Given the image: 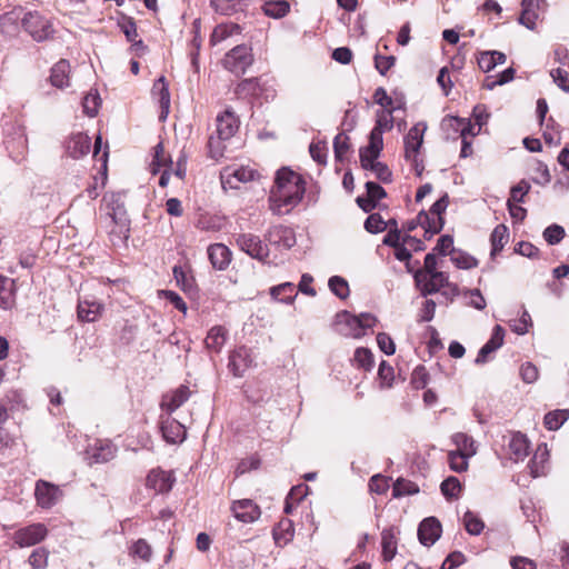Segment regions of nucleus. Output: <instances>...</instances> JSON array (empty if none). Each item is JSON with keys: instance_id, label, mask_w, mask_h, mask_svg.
<instances>
[{"instance_id": "64", "label": "nucleus", "mask_w": 569, "mask_h": 569, "mask_svg": "<svg viewBox=\"0 0 569 569\" xmlns=\"http://www.w3.org/2000/svg\"><path fill=\"white\" fill-rule=\"evenodd\" d=\"M553 82L565 92H569V74L566 70L557 68L550 72Z\"/></svg>"}, {"instance_id": "51", "label": "nucleus", "mask_w": 569, "mask_h": 569, "mask_svg": "<svg viewBox=\"0 0 569 569\" xmlns=\"http://www.w3.org/2000/svg\"><path fill=\"white\" fill-rule=\"evenodd\" d=\"M542 236L548 244L555 246L562 241L566 236V231L560 224L552 223L543 230Z\"/></svg>"}, {"instance_id": "2", "label": "nucleus", "mask_w": 569, "mask_h": 569, "mask_svg": "<svg viewBox=\"0 0 569 569\" xmlns=\"http://www.w3.org/2000/svg\"><path fill=\"white\" fill-rule=\"evenodd\" d=\"M377 322V318L371 313H360L353 316L348 311H342L336 316V331L345 337L360 338L366 335Z\"/></svg>"}, {"instance_id": "62", "label": "nucleus", "mask_w": 569, "mask_h": 569, "mask_svg": "<svg viewBox=\"0 0 569 569\" xmlns=\"http://www.w3.org/2000/svg\"><path fill=\"white\" fill-rule=\"evenodd\" d=\"M369 489L377 495H383L389 489V479L381 475H375L369 480Z\"/></svg>"}, {"instance_id": "18", "label": "nucleus", "mask_w": 569, "mask_h": 569, "mask_svg": "<svg viewBox=\"0 0 569 569\" xmlns=\"http://www.w3.org/2000/svg\"><path fill=\"white\" fill-rule=\"evenodd\" d=\"M545 6V0H522L521 14L518 19L519 23L529 30L536 29V21L539 17V11Z\"/></svg>"}, {"instance_id": "15", "label": "nucleus", "mask_w": 569, "mask_h": 569, "mask_svg": "<svg viewBox=\"0 0 569 569\" xmlns=\"http://www.w3.org/2000/svg\"><path fill=\"white\" fill-rule=\"evenodd\" d=\"M427 129L426 123L415 124L405 137V156L409 160H415L422 144L423 134Z\"/></svg>"}, {"instance_id": "33", "label": "nucleus", "mask_w": 569, "mask_h": 569, "mask_svg": "<svg viewBox=\"0 0 569 569\" xmlns=\"http://www.w3.org/2000/svg\"><path fill=\"white\" fill-rule=\"evenodd\" d=\"M548 458L549 452L546 445L539 446L528 465L530 473L533 478L540 477L545 473V466L548 461Z\"/></svg>"}, {"instance_id": "50", "label": "nucleus", "mask_w": 569, "mask_h": 569, "mask_svg": "<svg viewBox=\"0 0 569 569\" xmlns=\"http://www.w3.org/2000/svg\"><path fill=\"white\" fill-rule=\"evenodd\" d=\"M450 260L459 269H472L478 266V260L460 250L452 252Z\"/></svg>"}, {"instance_id": "55", "label": "nucleus", "mask_w": 569, "mask_h": 569, "mask_svg": "<svg viewBox=\"0 0 569 569\" xmlns=\"http://www.w3.org/2000/svg\"><path fill=\"white\" fill-rule=\"evenodd\" d=\"M419 491L418 486L409 480L398 479L392 488V496L395 498L417 493Z\"/></svg>"}, {"instance_id": "11", "label": "nucleus", "mask_w": 569, "mask_h": 569, "mask_svg": "<svg viewBox=\"0 0 569 569\" xmlns=\"http://www.w3.org/2000/svg\"><path fill=\"white\" fill-rule=\"evenodd\" d=\"M160 430L166 442L176 445L186 439L187 432L184 426L178 420L171 418V415L160 417Z\"/></svg>"}, {"instance_id": "45", "label": "nucleus", "mask_w": 569, "mask_h": 569, "mask_svg": "<svg viewBox=\"0 0 569 569\" xmlns=\"http://www.w3.org/2000/svg\"><path fill=\"white\" fill-rule=\"evenodd\" d=\"M173 278L177 286L184 292L191 293L194 289V279L181 266L173 267Z\"/></svg>"}, {"instance_id": "1", "label": "nucleus", "mask_w": 569, "mask_h": 569, "mask_svg": "<svg viewBox=\"0 0 569 569\" xmlns=\"http://www.w3.org/2000/svg\"><path fill=\"white\" fill-rule=\"evenodd\" d=\"M306 192V182L302 177L288 169L277 171L274 184L269 196V209L278 216L287 214L296 208Z\"/></svg>"}, {"instance_id": "38", "label": "nucleus", "mask_w": 569, "mask_h": 569, "mask_svg": "<svg viewBox=\"0 0 569 569\" xmlns=\"http://www.w3.org/2000/svg\"><path fill=\"white\" fill-rule=\"evenodd\" d=\"M277 545H287L293 538V526L291 520L281 519L272 531Z\"/></svg>"}, {"instance_id": "41", "label": "nucleus", "mask_w": 569, "mask_h": 569, "mask_svg": "<svg viewBox=\"0 0 569 569\" xmlns=\"http://www.w3.org/2000/svg\"><path fill=\"white\" fill-rule=\"evenodd\" d=\"M452 441L457 447V452H460L467 457H472L477 452V448L473 439L463 432H457L452 436Z\"/></svg>"}, {"instance_id": "27", "label": "nucleus", "mask_w": 569, "mask_h": 569, "mask_svg": "<svg viewBox=\"0 0 569 569\" xmlns=\"http://www.w3.org/2000/svg\"><path fill=\"white\" fill-rule=\"evenodd\" d=\"M50 83L58 88L63 89L70 84V63L66 59L59 60L50 72Z\"/></svg>"}, {"instance_id": "23", "label": "nucleus", "mask_w": 569, "mask_h": 569, "mask_svg": "<svg viewBox=\"0 0 569 569\" xmlns=\"http://www.w3.org/2000/svg\"><path fill=\"white\" fill-rule=\"evenodd\" d=\"M251 365L252 358L246 347L236 349L229 357L228 367L236 377H241Z\"/></svg>"}, {"instance_id": "39", "label": "nucleus", "mask_w": 569, "mask_h": 569, "mask_svg": "<svg viewBox=\"0 0 569 569\" xmlns=\"http://www.w3.org/2000/svg\"><path fill=\"white\" fill-rule=\"evenodd\" d=\"M153 91L159 94V102L161 107V119H164L170 108V93L164 77H160L153 84Z\"/></svg>"}, {"instance_id": "52", "label": "nucleus", "mask_w": 569, "mask_h": 569, "mask_svg": "<svg viewBox=\"0 0 569 569\" xmlns=\"http://www.w3.org/2000/svg\"><path fill=\"white\" fill-rule=\"evenodd\" d=\"M437 258L433 253H427L425 257V266L423 270H419L415 274V280L417 286H421L422 281L427 279L429 273L438 272L437 271Z\"/></svg>"}, {"instance_id": "34", "label": "nucleus", "mask_w": 569, "mask_h": 569, "mask_svg": "<svg viewBox=\"0 0 569 569\" xmlns=\"http://www.w3.org/2000/svg\"><path fill=\"white\" fill-rule=\"evenodd\" d=\"M226 336L227 331L223 327H212L204 339L207 349L212 352H220L226 342Z\"/></svg>"}, {"instance_id": "59", "label": "nucleus", "mask_w": 569, "mask_h": 569, "mask_svg": "<svg viewBox=\"0 0 569 569\" xmlns=\"http://www.w3.org/2000/svg\"><path fill=\"white\" fill-rule=\"evenodd\" d=\"M349 137L346 133H339L333 140V151L336 159L342 161L349 151Z\"/></svg>"}, {"instance_id": "24", "label": "nucleus", "mask_w": 569, "mask_h": 569, "mask_svg": "<svg viewBox=\"0 0 569 569\" xmlns=\"http://www.w3.org/2000/svg\"><path fill=\"white\" fill-rule=\"evenodd\" d=\"M190 390L187 386H180L176 390L163 396L161 408L171 415L180 408L190 397Z\"/></svg>"}, {"instance_id": "56", "label": "nucleus", "mask_w": 569, "mask_h": 569, "mask_svg": "<svg viewBox=\"0 0 569 569\" xmlns=\"http://www.w3.org/2000/svg\"><path fill=\"white\" fill-rule=\"evenodd\" d=\"M328 284L332 293L339 297L340 299H346L349 296V286L343 278L339 276H333L329 279Z\"/></svg>"}, {"instance_id": "5", "label": "nucleus", "mask_w": 569, "mask_h": 569, "mask_svg": "<svg viewBox=\"0 0 569 569\" xmlns=\"http://www.w3.org/2000/svg\"><path fill=\"white\" fill-rule=\"evenodd\" d=\"M252 62L251 49L244 44L234 47L223 59L224 68L236 76L243 74Z\"/></svg>"}, {"instance_id": "17", "label": "nucleus", "mask_w": 569, "mask_h": 569, "mask_svg": "<svg viewBox=\"0 0 569 569\" xmlns=\"http://www.w3.org/2000/svg\"><path fill=\"white\" fill-rule=\"evenodd\" d=\"M441 535V523L435 517L423 519L418 528V538L423 546H432Z\"/></svg>"}, {"instance_id": "47", "label": "nucleus", "mask_w": 569, "mask_h": 569, "mask_svg": "<svg viewBox=\"0 0 569 569\" xmlns=\"http://www.w3.org/2000/svg\"><path fill=\"white\" fill-rule=\"evenodd\" d=\"M101 106V98L97 90H90L82 100L83 112L93 118L98 114L99 108Z\"/></svg>"}, {"instance_id": "26", "label": "nucleus", "mask_w": 569, "mask_h": 569, "mask_svg": "<svg viewBox=\"0 0 569 569\" xmlns=\"http://www.w3.org/2000/svg\"><path fill=\"white\" fill-rule=\"evenodd\" d=\"M510 459L513 461H522L529 453V441L521 432L511 435L508 442Z\"/></svg>"}, {"instance_id": "25", "label": "nucleus", "mask_w": 569, "mask_h": 569, "mask_svg": "<svg viewBox=\"0 0 569 569\" xmlns=\"http://www.w3.org/2000/svg\"><path fill=\"white\" fill-rule=\"evenodd\" d=\"M91 139L82 132L72 134L67 142V152L73 159L81 158L89 153Z\"/></svg>"}, {"instance_id": "8", "label": "nucleus", "mask_w": 569, "mask_h": 569, "mask_svg": "<svg viewBox=\"0 0 569 569\" xmlns=\"http://www.w3.org/2000/svg\"><path fill=\"white\" fill-rule=\"evenodd\" d=\"M110 217L114 223V227L110 231V239L112 243H126L130 236V220L128 219L124 208L119 204L112 208Z\"/></svg>"}, {"instance_id": "10", "label": "nucleus", "mask_w": 569, "mask_h": 569, "mask_svg": "<svg viewBox=\"0 0 569 569\" xmlns=\"http://www.w3.org/2000/svg\"><path fill=\"white\" fill-rule=\"evenodd\" d=\"M36 499L41 508L48 509L54 506L62 496L60 488L44 480H38L34 490Z\"/></svg>"}, {"instance_id": "44", "label": "nucleus", "mask_w": 569, "mask_h": 569, "mask_svg": "<svg viewBox=\"0 0 569 569\" xmlns=\"http://www.w3.org/2000/svg\"><path fill=\"white\" fill-rule=\"evenodd\" d=\"M568 419V409H557L545 416L543 423L548 430H558Z\"/></svg>"}, {"instance_id": "49", "label": "nucleus", "mask_w": 569, "mask_h": 569, "mask_svg": "<svg viewBox=\"0 0 569 569\" xmlns=\"http://www.w3.org/2000/svg\"><path fill=\"white\" fill-rule=\"evenodd\" d=\"M463 525L468 533L478 536L485 528L483 521L472 511H467L463 516Z\"/></svg>"}, {"instance_id": "22", "label": "nucleus", "mask_w": 569, "mask_h": 569, "mask_svg": "<svg viewBox=\"0 0 569 569\" xmlns=\"http://www.w3.org/2000/svg\"><path fill=\"white\" fill-rule=\"evenodd\" d=\"M103 311V305L94 298L80 299L78 302V317L82 321L93 322L98 320Z\"/></svg>"}, {"instance_id": "35", "label": "nucleus", "mask_w": 569, "mask_h": 569, "mask_svg": "<svg viewBox=\"0 0 569 569\" xmlns=\"http://www.w3.org/2000/svg\"><path fill=\"white\" fill-rule=\"evenodd\" d=\"M381 547L385 561H391L397 553V538L393 528L382 530Z\"/></svg>"}, {"instance_id": "21", "label": "nucleus", "mask_w": 569, "mask_h": 569, "mask_svg": "<svg viewBox=\"0 0 569 569\" xmlns=\"http://www.w3.org/2000/svg\"><path fill=\"white\" fill-rule=\"evenodd\" d=\"M216 134H219L222 139H230L239 129V120L236 114L227 109L223 113L218 114Z\"/></svg>"}, {"instance_id": "40", "label": "nucleus", "mask_w": 569, "mask_h": 569, "mask_svg": "<svg viewBox=\"0 0 569 569\" xmlns=\"http://www.w3.org/2000/svg\"><path fill=\"white\" fill-rule=\"evenodd\" d=\"M270 295L274 300L283 303H291L297 296L296 287L292 282H283L270 289Z\"/></svg>"}, {"instance_id": "37", "label": "nucleus", "mask_w": 569, "mask_h": 569, "mask_svg": "<svg viewBox=\"0 0 569 569\" xmlns=\"http://www.w3.org/2000/svg\"><path fill=\"white\" fill-rule=\"evenodd\" d=\"M382 132L372 129L369 137V144L360 150V159L365 158L363 156H367V158H378L382 147H383V139H382Z\"/></svg>"}, {"instance_id": "48", "label": "nucleus", "mask_w": 569, "mask_h": 569, "mask_svg": "<svg viewBox=\"0 0 569 569\" xmlns=\"http://www.w3.org/2000/svg\"><path fill=\"white\" fill-rule=\"evenodd\" d=\"M229 139H222L219 134L212 133L208 140V153L209 157L219 160L223 157L226 144L224 142Z\"/></svg>"}, {"instance_id": "30", "label": "nucleus", "mask_w": 569, "mask_h": 569, "mask_svg": "<svg viewBox=\"0 0 569 569\" xmlns=\"http://www.w3.org/2000/svg\"><path fill=\"white\" fill-rule=\"evenodd\" d=\"M449 286L448 276L442 272L429 273L427 279L422 281L421 286H418L421 290L422 296H428L439 291L442 287Z\"/></svg>"}, {"instance_id": "16", "label": "nucleus", "mask_w": 569, "mask_h": 569, "mask_svg": "<svg viewBox=\"0 0 569 569\" xmlns=\"http://www.w3.org/2000/svg\"><path fill=\"white\" fill-rule=\"evenodd\" d=\"M270 244L288 250L296 244V236L291 228L284 226H274L269 229L267 234Z\"/></svg>"}, {"instance_id": "19", "label": "nucleus", "mask_w": 569, "mask_h": 569, "mask_svg": "<svg viewBox=\"0 0 569 569\" xmlns=\"http://www.w3.org/2000/svg\"><path fill=\"white\" fill-rule=\"evenodd\" d=\"M445 121L448 122V124L450 127L455 128V130L460 132V136L462 138V147H461V151H460V157L461 158L469 157L472 153V147H471V142H469L467 140V136L475 134L473 126L470 122H468L465 119L459 118V117H449Z\"/></svg>"}, {"instance_id": "42", "label": "nucleus", "mask_w": 569, "mask_h": 569, "mask_svg": "<svg viewBox=\"0 0 569 569\" xmlns=\"http://www.w3.org/2000/svg\"><path fill=\"white\" fill-rule=\"evenodd\" d=\"M262 10L266 16L280 19L289 12L290 6L286 0H269L263 3Z\"/></svg>"}, {"instance_id": "20", "label": "nucleus", "mask_w": 569, "mask_h": 569, "mask_svg": "<svg viewBox=\"0 0 569 569\" xmlns=\"http://www.w3.org/2000/svg\"><path fill=\"white\" fill-rule=\"evenodd\" d=\"M503 338V328L500 325L495 326L490 339L481 347L475 362L477 365L486 363L488 361V356L498 350L502 346Z\"/></svg>"}, {"instance_id": "3", "label": "nucleus", "mask_w": 569, "mask_h": 569, "mask_svg": "<svg viewBox=\"0 0 569 569\" xmlns=\"http://www.w3.org/2000/svg\"><path fill=\"white\" fill-rule=\"evenodd\" d=\"M448 204L449 197L446 193L431 206L429 212L421 211L418 214V222L425 229L426 239H431L442 230L445 224L442 213Z\"/></svg>"}, {"instance_id": "7", "label": "nucleus", "mask_w": 569, "mask_h": 569, "mask_svg": "<svg viewBox=\"0 0 569 569\" xmlns=\"http://www.w3.org/2000/svg\"><path fill=\"white\" fill-rule=\"evenodd\" d=\"M48 529L43 523H32L17 530L13 533V541L20 548L34 546L46 539Z\"/></svg>"}, {"instance_id": "29", "label": "nucleus", "mask_w": 569, "mask_h": 569, "mask_svg": "<svg viewBox=\"0 0 569 569\" xmlns=\"http://www.w3.org/2000/svg\"><path fill=\"white\" fill-rule=\"evenodd\" d=\"M506 61V54L497 50L481 51L477 58L478 66L483 72H490L497 66L503 64Z\"/></svg>"}, {"instance_id": "32", "label": "nucleus", "mask_w": 569, "mask_h": 569, "mask_svg": "<svg viewBox=\"0 0 569 569\" xmlns=\"http://www.w3.org/2000/svg\"><path fill=\"white\" fill-rule=\"evenodd\" d=\"M509 241V229L505 224H498L491 232V258H495L508 243Z\"/></svg>"}, {"instance_id": "36", "label": "nucleus", "mask_w": 569, "mask_h": 569, "mask_svg": "<svg viewBox=\"0 0 569 569\" xmlns=\"http://www.w3.org/2000/svg\"><path fill=\"white\" fill-rule=\"evenodd\" d=\"M240 33V27L236 23L228 22L218 24L210 37V44L217 46L233 34Z\"/></svg>"}, {"instance_id": "46", "label": "nucleus", "mask_w": 569, "mask_h": 569, "mask_svg": "<svg viewBox=\"0 0 569 569\" xmlns=\"http://www.w3.org/2000/svg\"><path fill=\"white\" fill-rule=\"evenodd\" d=\"M398 109H400V106L393 107L391 109H381V110L377 111V120H376V126L373 127V129L378 130L382 133L391 130L393 127L392 112Z\"/></svg>"}, {"instance_id": "14", "label": "nucleus", "mask_w": 569, "mask_h": 569, "mask_svg": "<svg viewBox=\"0 0 569 569\" xmlns=\"http://www.w3.org/2000/svg\"><path fill=\"white\" fill-rule=\"evenodd\" d=\"M231 512L237 520L244 523L253 522L260 517V509L251 499L233 501Z\"/></svg>"}, {"instance_id": "28", "label": "nucleus", "mask_w": 569, "mask_h": 569, "mask_svg": "<svg viewBox=\"0 0 569 569\" xmlns=\"http://www.w3.org/2000/svg\"><path fill=\"white\" fill-rule=\"evenodd\" d=\"M208 256L213 268L224 270L231 261V251L222 243L209 246Z\"/></svg>"}, {"instance_id": "43", "label": "nucleus", "mask_w": 569, "mask_h": 569, "mask_svg": "<svg viewBox=\"0 0 569 569\" xmlns=\"http://www.w3.org/2000/svg\"><path fill=\"white\" fill-rule=\"evenodd\" d=\"M13 303V280L0 274V308L10 309Z\"/></svg>"}, {"instance_id": "63", "label": "nucleus", "mask_w": 569, "mask_h": 569, "mask_svg": "<svg viewBox=\"0 0 569 569\" xmlns=\"http://www.w3.org/2000/svg\"><path fill=\"white\" fill-rule=\"evenodd\" d=\"M531 325L532 322L530 315L527 310H523L519 319L511 321L510 328L517 335H525L528 332V329Z\"/></svg>"}, {"instance_id": "6", "label": "nucleus", "mask_w": 569, "mask_h": 569, "mask_svg": "<svg viewBox=\"0 0 569 569\" xmlns=\"http://www.w3.org/2000/svg\"><path fill=\"white\" fill-rule=\"evenodd\" d=\"M236 243L248 256L259 261H266L269 256L267 244L252 233H240L236 237Z\"/></svg>"}, {"instance_id": "54", "label": "nucleus", "mask_w": 569, "mask_h": 569, "mask_svg": "<svg viewBox=\"0 0 569 569\" xmlns=\"http://www.w3.org/2000/svg\"><path fill=\"white\" fill-rule=\"evenodd\" d=\"M353 362L359 368L370 370L373 366L372 352L367 348H357L353 355Z\"/></svg>"}, {"instance_id": "60", "label": "nucleus", "mask_w": 569, "mask_h": 569, "mask_svg": "<svg viewBox=\"0 0 569 569\" xmlns=\"http://www.w3.org/2000/svg\"><path fill=\"white\" fill-rule=\"evenodd\" d=\"M470 457H467L460 452L450 451L448 455V462H449L450 469L456 472L466 471L468 468V459Z\"/></svg>"}, {"instance_id": "58", "label": "nucleus", "mask_w": 569, "mask_h": 569, "mask_svg": "<svg viewBox=\"0 0 569 569\" xmlns=\"http://www.w3.org/2000/svg\"><path fill=\"white\" fill-rule=\"evenodd\" d=\"M49 552L46 548L34 549L29 557V565L32 569H43L48 565Z\"/></svg>"}, {"instance_id": "53", "label": "nucleus", "mask_w": 569, "mask_h": 569, "mask_svg": "<svg viewBox=\"0 0 569 569\" xmlns=\"http://www.w3.org/2000/svg\"><path fill=\"white\" fill-rule=\"evenodd\" d=\"M440 489L447 499L458 498L461 491V483L456 477H448L441 482Z\"/></svg>"}, {"instance_id": "4", "label": "nucleus", "mask_w": 569, "mask_h": 569, "mask_svg": "<svg viewBox=\"0 0 569 569\" xmlns=\"http://www.w3.org/2000/svg\"><path fill=\"white\" fill-rule=\"evenodd\" d=\"M21 24L23 30L38 42L47 40L53 33L51 22L37 11L27 12Z\"/></svg>"}, {"instance_id": "57", "label": "nucleus", "mask_w": 569, "mask_h": 569, "mask_svg": "<svg viewBox=\"0 0 569 569\" xmlns=\"http://www.w3.org/2000/svg\"><path fill=\"white\" fill-rule=\"evenodd\" d=\"M388 228V223L379 213H371L365 221V229L370 233H379Z\"/></svg>"}, {"instance_id": "9", "label": "nucleus", "mask_w": 569, "mask_h": 569, "mask_svg": "<svg viewBox=\"0 0 569 569\" xmlns=\"http://www.w3.org/2000/svg\"><path fill=\"white\" fill-rule=\"evenodd\" d=\"M257 176V170L249 166L227 167L221 172V183L224 189H237L239 182L252 181Z\"/></svg>"}, {"instance_id": "12", "label": "nucleus", "mask_w": 569, "mask_h": 569, "mask_svg": "<svg viewBox=\"0 0 569 569\" xmlns=\"http://www.w3.org/2000/svg\"><path fill=\"white\" fill-rule=\"evenodd\" d=\"M89 460L94 463H104L117 455V447L110 440H96L87 449Z\"/></svg>"}, {"instance_id": "13", "label": "nucleus", "mask_w": 569, "mask_h": 569, "mask_svg": "<svg viewBox=\"0 0 569 569\" xmlns=\"http://www.w3.org/2000/svg\"><path fill=\"white\" fill-rule=\"evenodd\" d=\"M174 477L171 471L152 469L146 479V486L158 493H166L172 489Z\"/></svg>"}, {"instance_id": "61", "label": "nucleus", "mask_w": 569, "mask_h": 569, "mask_svg": "<svg viewBox=\"0 0 569 569\" xmlns=\"http://www.w3.org/2000/svg\"><path fill=\"white\" fill-rule=\"evenodd\" d=\"M131 553L143 561H149L152 556V549L144 539H138L131 547Z\"/></svg>"}, {"instance_id": "31", "label": "nucleus", "mask_w": 569, "mask_h": 569, "mask_svg": "<svg viewBox=\"0 0 569 569\" xmlns=\"http://www.w3.org/2000/svg\"><path fill=\"white\" fill-rule=\"evenodd\" d=\"M365 158L360 159L361 166L366 170H371L377 179H379L383 183L391 182L392 173L387 164L377 161V158Z\"/></svg>"}]
</instances>
